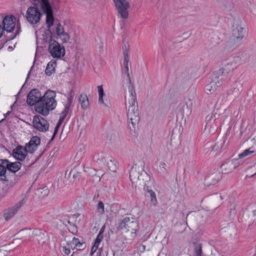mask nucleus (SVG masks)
<instances>
[{
  "label": "nucleus",
  "mask_w": 256,
  "mask_h": 256,
  "mask_svg": "<svg viewBox=\"0 0 256 256\" xmlns=\"http://www.w3.org/2000/svg\"><path fill=\"white\" fill-rule=\"evenodd\" d=\"M0 181L2 184V188L6 191H7L10 188L13 186L15 184L14 182L10 180L6 175L4 176L2 178H0Z\"/></svg>",
  "instance_id": "nucleus-19"
},
{
  "label": "nucleus",
  "mask_w": 256,
  "mask_h": 256,
  "mask_svg": "<svg viewBox=\"0 0 256 256\" xmlns=\"http://www.w3.org/2000/svg\"><path fill=\"white\" fill-rule=\"evenodd\" d=\"M196 256H202V246L200 244L196 246L194 248Z\"/></svg>",
  "instance_id": "nucleus-36"
},
{
  "label": "nucleus",
  "mask_w": 256,
  "mask_h": 256,
  "mask_svg": "<svg viewBox=\"0 0 256 256\" xmlns=\"http://www.w3.org/2000/svg\"><path fill=\"white\" fill-rule=\"evenodd\" d=\"M72 90H71V92L69 93L68 96V102H71L72 103V101L73 100V96L72 94Z\"/></svg>",
  "instance_id": "nucleus-44"
},
{
  "label": "nucleus",
  "mask_w": 256,
  "mask_h": 256,
  "mask_svg": "<svg viewBox=\"0 0 256 256\" xmlns=\"http://www.w3.org/2000/svg\"><path fill=\"white\" fill-rule=\"evenodd\" d=\"M107 166L108 170L112 172H116L118 168L117 162L114 159H110L107 163Z\"/></svg>",
  "instance_id": "nucleus-25"
},
{
  "label": "nucleus",
  "mask_w": 256,
  "mask_h": 256,
  "mask_svg": "<svg viewBox=\"0 0 256 256\" xmlns=\"http://www.w3.org/2000/svg\"><path fill=\"white\" fill-rule=\"evenodd\" d=\"M9 113H10V112H7V113L6 114V115H8V114H9Z\"/></svg>",
  "instance_id": "nucleus-54"
},
{
  "label": "nucleus",
  "mask_w": 256,
  "mask_h": 256,
  "mask_svg": "<svg viewBox=\"0 0 256 256\" xmlns=\"http://www.w3.org/2000/svg\"><path fill=\"white\" fill-rule=\"evenodd\" d=\"M42 16L38 8L35 6H31L28 8L26 13L27 20L34 24L39 22Z\"/></svg>",
  "instance_id": "nucleus-9"
},
{
  "label": "nucleus",
  "mask_w": 256,
  "mask_h": 256,
  "mask_svg": "<svg viewBox=\"0 0 256 256\" xmlns=\"http://www.w3.org/2000/svg\"><path fill=\"white\" fill-rule=\"evenodd\" d=\"M57 132V131L56 130H54V134H53V136H52V138H54V136H55Z\"/></svg>",
  "instance_id": "nucleus-51"
},
{
  "label": "nucleus",
  "mask_w": 256,
  "mask_h": 256,
  "mask_svg": "<svg viewBox=\"0 0 256 256\" xmlns=\"http://www.w3.org/2000/svg\"><path fill=\"white\" fill-rule=\"evenodd\" d=\"M74 252L70 256H73Z\"/></svg>",
  "instance_id": "nucleus-59"
},
{
  "label": "nucleus",
  "mask_w": 256,
  "mask_h": 256,
  "mask_svg": "<svg viewBox=\"0 0 256 256\" xmlns=\"http://www.w3.org/2000/svg\"><path fill=\"white\" fill-rule=\"evenodd\" d=\"M165 165H166V164H164H164H162V167H164Z\"/></svg>",
  "instance_id": "nucleus-53"
},
{
  "label": "nucleus",
  "mask_w": 256,
  "mask_h": 256,
  "mask_svg": "<svg viewBox=\"0 0 256 256\" xmlns=\"http://www.w3.org/2000/svg\"><path fill=\"white\" fill-rule=\"evenodd\" d=\"M94 160L99 164H104L106 158L102 154H98L94 156Z\"/></svg>",
  "instance_id": "nucleus-33"
},
{
  "label": "nucleus",
  "mask_w": 256,
  "mask_h": 256,
  "mask_svg": "<svg viewBox=\"0 0 256 256\" xmlns=\"http://www.w3.org/2000/svg\"><path fill=\"white\" fill-rule=\"evenodd\" d=\"M216 114H210L206 116V127L211 126V123L216 121L217 118Z\"/></svg>",
  "instance_id": "nucleus-27"
},
{
  "label": "nucleus",
  "mask_w": 256,
  "mask_h": 256,
  "mask_svg": "<svg viewBox=\"0 0 256 256\" xmlns=\"http://www.w3.org/2000/svg\"><path fill=\"white\" fill-rule=\"evenodd\" d=\"M98 246L94 244L91 249V254H92L94 252H96L97 249L98 248Z\"/></svg>",
  "instance_id": "nucleus-43"
},
{
  "label": "nucleus",
  "mask_w": 256,
  "mask_h": 256,
  "mask_svg": "<svg viewBox=\"0 0 256 256\" xmlns=\"http://www.w3.org/2000/svg\"><path fill=\"white\" fill-rule=\"evenodd\" d=\"M124 72L127 75V76L130 81V74L128 72V62H129V55L128 52L126 50L124 52Z\"/></svg>",
  "instance_id": "nucleus-21"
},
{
  "label": "nucleus",
  "mask_w": 256,
  "mask_h": 256,
  "mask_svg": "<svg viewBox=\"0 0 256 256\" xmlns=\"http://www.w3.org/2000/svg\"><path fill=\"white\" fill-rule=\"evenodd\" d=\"M70 248L73 249V246L70 242H67L66 246L62 247L61 252L64 256H69L70 254Z\"/></svg>",
  "instance_id": "nucleus-26"
},
{
  "label": "nucleus",
  "mask_w": 256,
  "mask_h": 256,
  "mask_svg": "<svg viewBox=\"0 0 256 256\" xmlns=\"http://www.w3.org/2000/svg\"><path fill=\"white\" fill-rule=\"evenodd\" d=\"M212 178L213 181L212 182V184H214L217 183L220 178V174H216V176H214Z\"/></svg>",
  "instance_id": "nucleus-40"
},
{
  "label": "nucleus",
  "mask_w": 256,
  "mask_h": 256,
  "mask_svg": "<svg viewBox=\"0 0 256 256\" xmlns=\"http://www.w3.org/2000/svg\"><path fill=\"white\" fill-rule=\"evenodd\" d=\"M32 124L34 128L40 131L46 132L48 130V123L41 116H34Z\"/></svg>",
  "instance_id": "nucleus-14"
},
{
  "label": "nucleus",
  "mask_w": 256,
  "mask_h": 256,
  "mask_svg": "<svg viewBox=\"0 0 256 256\" xmlns=\"http://www.w3.org/2000/svg\"><path fill=\"white\" fill-rule=\"evenodd\" d=\"M40 6L44 12L46 14V24L47 27L50 29L53 25L54 18L53 12L48 0H40Z\"/></svg>",
  "instance_id": "nucleus-6"
},
{
  "label": "nucleus",
  "mask_w": 256,
  "mask_h": 256,
  "mask_svg": "<svg viewBox=\"0 0 256 256\" xmlns=\"http://www.w3.org/2000/svg\"><path fill=\"white\" fill-rule=\"evenodd\" d=\"M25 202L26 200H22L14 206L6 209L4 210L3 214L4 220L8 221L13 218Z\"/></svg>",
  "instance_id": "nucleus-12"
},
{
  "label": "nucleus",
  "mask_w": 256,
  "mask_h": 256,
  "mask_svg": "<svg viewBox=\"0 0 256 256\" xmlns=\"http://www.w3.org/2000/svg\"><path fill=\"white\" fill-rule=\"evenodd\" d=\"M137 177L138 178L139 174L135 170H131L130 173V178L132 182L135 180Z\"/></svg>",
  "instance_id": "nucleus-37"
},
{
  "label": "nucleus",
  "mask_w": 256,
  "mask_h": 256,
  "mask_svg": "<svg viewBox=\"0 0 256 256\" xmlns=\"http://www.w3.org/2000/svg\"><path fill=\"white\" fill-rule=\"evenodd\" d=\"M28 152L24 147L18 146L13 150L12 156L17 160L22 161L25 159Z\"/></svg>",
  "instance_id": "nucleus-18"
},
{
  "label": "nucleus",
  "mask_w": 256,
  "mask_h": 256,
  "mask_svg": "<svg viewBox=\"0 0 256 256\" xmlns=\"http://www.w3.org/2000/svg\"><path fill=\"white\" fill-rule=\"evenodd\" d=\"M56 32L57 36L64 32V27L60 24H58L57 25L56 30Z\"/></svg>",
  "instance_id": "nucleus-38"
},
{
  "label": "nucleus",
  "mask_w": 256,
  "mask_h": 256,
  "mask_svg": "<svg viewBox=\"0 0 256 256\" xmlns=\"http://www.w3.org/2000/svg\"><path fill=\"white\" fill-rule=\"evenodd\" d=\"M42 96L40 92L38 89L32 90L28 94L26 103L30 106H37Z\"/></svg>",
  "instance_id": "nucleus-10"
},
{
  "label": "nucleus",
  "mask_w": 256,
  "mask_h": 256,
  "mask_svg": "<svg viewBox=\"0 0 256 256\" xmlns=\"http://www.w3.org/2000/svg\"><path fill=\"white\" fill-rule=\"evenodd\" d=\"M48 50L51 56L54 58H60L65 55L64 46L54 40H50Z\"/></svg>",
  "instance_id": "nucleus-5"
},
{
  "label": "nucleus",
  "mask_w": 256,
  "mask_h": 256,
  "mask_svg": "<svg viewBox=\"0 0 256 256\" xmlns=\"http://www.w3.org/2000/svg\"><path fill=\"white\" fill-rule=\"evenodd\" d=\"M224 80L222 76H214L210 83L205 86L204 89L207 94L214 92L218 87L222 85Z\"/></svg>",
  "instance_id": "nucleus-11"
},
{
  "label": "nucleus",
  "mask_w": 256,
  "mask_h": 256,
  "mask_svg": "<svg viewBox=\"0 0 256 256\" xmlns=\"http://www.w3.org/2000/svg\"><path fill=\"white\" fill-rule=\"evenodd\" d=\"M2 164L6 166V170H8L13 173L18 172L22 166V164L20 162H11L8 160H2Z\"/></svg>",
  "instance_id": "nucleus-16"
},
{
  "label": "nucleus",
  "mask_w": 256,
  "mask_h": 256,
  "mask_svg": "<svg viewBox=\"0 0 256 256\" xmlns=\"http://www.w3.org/2000/svg\"><path fill=\"white\" fill-rule=\"evenodd\" d=\"M69 217V216H64V218H63V220H61L62 222V224L66 226H67L68 225V222H66V220H68V218Z\"/></svg>",
  "instance_id": "nucleus-45"
},
{
  "label": "nucleus",
  "mask_w": 256,
  "mask_h": 256,
  "mask_svg": "<svg viewBox=\"0 0 256 256\" xmlns=\"http://www.w3.org/2000/svg\"><path fill=\"white\" fill-rule=\"evenodd\" d=\"M56 92L53 90H48L42 97L38 106H35L36 112L44 116H46L50 111L52 110L56 106L57 102L55 100Z\"/></svg>",
  "instance_id": "nucleus-2"
},
{
  "label": "nucleus",
  "mask_w": 256,
  "mask_h": 256,
  "mask_svg": "<svg viewBox=\"0 0 256 256\" xmlns=\"http://www.w3.org/2000/svg\"><path fill=\"white\" fill-rule=\"evenodd\" d=\"M145 192H146L150 197V204L153 206H156L158 203L156 195L154 192L152 190H148V187L144 188Z\"/></svg>",
  "instance_id": "nucleus-23"
},
{
  "label": "nucleus",
  "mask_w": 256,
  "mask_h": 256,
  "mask_svg": "<svg viewBox=\"0 0 256 256\" xmlns=\"http://www.w3.org/2000/svg\"><path fill=\"white\" fill-rule=\"evenodd\" d=\"M58 37L61 40L63 43L67 42L70 40L68 34L65 32L58 36Z\"/></svg>",
  "instance_id": "nucleus-32"
},
{
  "label": "nucleus",
  "mask_w": 256,
  "mask_h": 256,
  "mask_svg": "<svg viewBox=\"0 0 256 256\" xmlns=\"http://www.w3.org/2000/svg\"><path fill=\"white\" fill-rule=\"evenodd\" d=\"M3 29L8 32L13 31L16 27V18L14 16H6L2 20Z\"/></svg>",
  "instance_id": "nucleus-15"
},
{
  "label": "nucleus",
  "mask_w": 256,
  "mask_h": 256,
  "mask_svg": "<svg viewBox=\"0 0 256 256\" xmlns=\"http://www.w3.org/2000/svg\"><path fill=\"white\" fill-rule=\"evenodd\" d=\"M240 60V58L238 57L233 58L228 62L225 64L222 68L219 70V74H221L220 76H222L223 80L226 74L232 72L237 68Z\"/></svg>",
  "instance_id": "nucleus-8"
},
{
  "label": "nucleus",
  "mask_w": 256,
  "mask_h": 256,
  "mask_svg": "<svg viewBox=\"0 0 256 256\" xmlns=\"http://www.w3.org/2000/svg\"><path fill=\"white\" fill-rule=\"evenodd\" d=\"M24 234L25 235V238L26 240H29L31 238H36V240L40 243L42 242H44V241H42L43 239L46 237L44 234L39 229H34L33 230H28L24 231Z\"/></svg>",
  "instance_id": "nucleus-13"
},
{
  "label": "nucleus",
  "mask_w": 256,
  "mask_h": 256,
  "mask_svg": "<svg viewBox=\"0 0 256 256\" xmlns=\"http://www.w3.org/2000/svg\"><path fill=\"white\" fill-rule=\"evenodd\" d=\"M104 228H102L100 231L99 232H102V235H103V233H104Z\"/></svg>",
  "instance_id": "nucleus-50"
},
{
  "label": "nucleus",
  "mask_w": 256,
  "mask_h": 256,
  "mask_svg": "<svg viewBox=\"0 0 256 256\" xmlns=\"http://www.w3.org/2000/svg\"><path fill=\"white\" fill-rule=\"evenodd\" d=\"M58 129H56V127L55 128V130H56V131H58Z\"/></svg>",
  "instance_id": "nucleus-58"
},
{
  "label": "nucleus",
  "mask_w": 256,
  "mask_h": 256,
  "mask_svg": "<svg viewBox=\"0 0 256 256\" xmlns=\"http://www.w3.org/2000/svg\"><path fill=\"white\" fill-rule=\"evenodd\" d=\"M138 228V223L134 218L126 217L120 222L118 228L135 234Z\"/></svg>",
  "instance_id": "nucleus-4"
},
{
  "label": "nucleus",
  "mask_w": 256,
  "mask_h": 256,
  "mask_svg": "<svg viewBox=\"0 0 256 256\" xmlns=\"http://www.w3.org/2000/svg\"><path fill=\"white\" fill-rule=\"evenodd\" d=\"M30 72H29L28 73V77H27V78L28 77V76H29V75H30Z\"/></svg>",
  "instance_id": "nucleus-56"
},
{
  "label": "nucleus",
  "mask_w": 256,
  "mask_h": 256,
  "mask_svg": "<svg viewBox=\"0 0 256 256\" xmlns=\"http://www.w3.org/2000/svg\"><path fill=\"white\" fill-rule=\"evenodd\" d=\"M98 212L100 214H103L104 213V203L100 201L96 206Z\"/></svg>",
  "instance_id": "nucleus-34"
},
{
  "label": "nucleus",
  "mask_w": 256,
  "mask_h": 256,
  "mask_svg": "<svg viewBox=\"0 0 256 256\" xmlns=\"http://www.w3.org/2000/svg\"><path fill=\"white\" fill-rule=\"evenodd\" d=\"M98 102L100 104H104L103 100V96H104V92L103 87L102 86H98Z\"/></svg>",
  "instance_id": "nucleus-30"
},
{
  "label": "nucleus",
  "mask_w": 256,
  "mask_h": 256,
  "mask_svg": "<svg viewBox=\"0 0 256 256\" xmlns=\"http://www.w3.org/2000/svg\"><path fill=\"white\" fill-rule=\"evenodd\" d=\"M69 110H70V109L68 108L64 107V110L61 112V116H64V118H65L66 116V115L68 114V112Z\"/></svg>",
  "instance_id": "nucleus-41"
},
{
  "label": "nucleus",
  "mask_w": 256,
  "mask_h": 256,
  "mask_svg": "<svg viewBox=\"0 0 256 256\" xmlns=\"http://www.w3.org/2000/svg\"><path fill=\"white\" fill-rule=\"evenodd\" d=\"M225 166V164L222 165V167H224Z\"/></svg>",
  "instance_id": "nucleus-57"
},
{
  "label": "nucleus",
  "mask_w": 256,
  "mask_h": 256,
  "mask_svg": "<svg viewBox=\"0 0 256 256\" xmlns=\"http://www.w3.org/2000/svg\"><path fill=\"white\" fill-rule=\"evenodd\" d=\"M16 34H19L20 32V24L18 23L16 24Z\"/></svg>",
  "instance_id": "nucleus-46"
},
{
  "label": "nucleus",
  "mask_w": 256,
  "mask_h": 256,
  "mask_svg": "<svg viewBox=\"0 0 256 256\" xmlns=\"http://www.w3.org/2000/svg\"><path fill=\"white\" fill-rule=\"evenodd\" d=\"M64 116H60L58 122L56 126V129H58L60 126L62 124V123L64 122Z\"/></svg>",
  "instance_id": "nucleus-42"
},
{
  "label": "nucleus",
  "mask_w": 256,
  "mask_h": 256,
  "mask_svg": "<svg viewBox=\"0 0 256 256\" xmlns=\"http://www.w3.org/2000/svg\"><path fill=\"white\" fill-rule=\"evenodd\" d=\"M252 213H253V214H254V216H256V210H254L252 211Z\"/></svg>",
  "instance_id": "nucleus-52"
},
{
  "label": "nucleus",
  "mask_w": 256,
  "mask_h": 256,
  "mask_svg": "<svg viewBox=\"0 0 256 256\" xmlns=\"http://www.w3.org/2000/svg\"><path fill=\"white\" fill-rule=\"evenodd\" d=\"M72 104V103L71 102H67L66 104L64 105V107L65 108H68L70 109V106Z\"/></svg>",
  "instance_id": "nucleus-48"
},
{
  "label": "nucleus",
  "mask_w": 256,
  "mask_h": 256,
  "mask_svg": "<svg viewBox=\"0 0 256 256\" xmlns=\"http://www.w3.org/2000/svg\"><path fill=\"white\" fill-rule=\"evenodd\" d=\"M56 64V62L54 61L49 62L45 70L46 74L48 76H50L54 72V68Z\"/></svg>",
  "instance_id": "nucleus-24"
},
{
  "label": "nucleus",
  "mask_w": 256,
  "mask_h": 256,
  "mask_svg": "<svg viewBox=\"0 0 256 256\" xmlns=\"http://www.w3.org/2000/svg\"><path fill=\"white\" fill-rule=\"evenodd\" d=\"M4 30L3 29V26L0 24V38L2 37Z\"/></svg>",
  "instance_id": "nucleus-47"
},
{
  "label": "nucleus",
  "mask_w": 256,
  "mask_h": 256,
  "mask_svg": "<svg viewBox=\"0 0 256 256\" xmlns=\"http://www.w3.org/2000/svg\"><path fill=\"white\" fill-rule=\"evenodd\" d=\"M118 14L123 19L126 20L128 18V8H130L129 2L127 0H113Z\"/></svg>",
  "instance_id": "nucleus-7"
},
{
  "label": "nucleus",
  "mask_w": 256,
  "mask_h": 256,
  "mask_svg": "<svg viewBox=\"0 0 256 256\" xmlns=\"http://www.w3.org/2000/svg\"><path fill=\"white\" fill-rule=\"evenodd\" d=\"M79 101L82 108L86 110L89 106L90 103L86 94H80L79 97Z\"/></svg>",
  "instance_id": "nucleus-22"
},
{
  "label": "nucleus",
  "mask_w": 256,
  "mask_h": 256,
  "mask_svg": "<svg viewBox=\"0 0 256 256\" xmlns=\"http://www.w3.org/2000/svg\"><path fill=\"white\" fill-rule=\"evenodd\" d=\"M73 246V249H75L76 247L80 248L82 246L83 244L81 242L78 238H74L70 242Z\"/></svg>",
  "instance_id": "nucleus-31"
},
{
  "label": "nucleus",
  "mask_w": 256,
  "mask_h": 256,
  "mask_svg": "<svg viewBox=\"0 0 256 256\" xmlns=\"http://www.w3.org/2000/svg\"><path fill=\"white\" fill-rule=\"evenodd\" d=\"M217 3L224 10L229 11L233 8L232 0H216Z\"/></svg>",
  "instance_id": "nucleus-20"
},
{
  "label": "nucleus",
  "mask_w": 256,
  "mask_h": 256,
  "mask_svg": "<svg viewBox=\"0 0 256 256\" xmlns=\"http://www.w3.org/2000/svg\"><path fill=\"white\" fill-rule=\"evenodd\" d=\"M128 90L130 94L127 112L128 126L131 132H135L140 120L139 113L134 88L133 86H129Z\"/></svg>",
  "instance_id": "nucleus-1"
},
{
  "label": "nucleus",
  "mask_w": 256,
  "mask_h": 256,
  "mask_svg": "<svg viewBox=\"0 0 256 256\" xmlns=\"http://www.w3.org/2000/svg\"><path fill=\"white\" fill-rule=\"evenodd\" d=\"M244 32L240 22H238L233 25L232 34L228 44L230 47H236L239 46L244 38Z\"/></svg>",
  "instance_id": "nucleus-3"
},
{
  "label": "nucleus",
  "mask_w": 256,
  "mask_h": 256,
  "mask_svg": "<svg viewBox=\"0 0 256 256\" xmlns=\"http://www.w3.org/2000/svg\"><path fill=\"white\" fill-rule=\"evenodd\" d=\"M9 113H10V112H7V113L6 114V115H8V114H9Z\"/></svg>",
  "instance_id": "nucleus-55"
},
{
  "label": "nucleus",
  "mask_w": 256,
  "mask_h": 256,
  "mask_svg": "<svg viewBox=\"0 0 256 256\" xmlns=\"http://www.w3.org/2000/svg\"><path fill=\"white\" fill-rule=\"evenodd\" d=\"M254 152V150H252L251 148H248V150H244L242 152L239 154L238 156L240 158H242L248 155H250L253 154Z\"/></svg>",
  "instance_id": "nucleus-35"
},
{
  "label": "nucleus",
  "mask_w": 256,
  "mask_h": 256,
  "mask_svg": "<svg viewBox=\"0 0 256 256\" xmlns=\"http://www.w3.org/2000/svg\"><path fill=\"white\" fill-rule=\"evenodd\" d=\"M93 170L92 168H84V171L86 172H90V171H92Z\"/></svg>",
  "instance_id": "nucleus-49"
},
{
  "label": "nucleus",
  "mask_w": 256,
  "mask_h": 256,
  "mask_svg": "<svg viewBox=\"0 0 256 256\" xmlns=\"http://www.w3.org/2000/svg\"><path fill=\"white\" fill-rule=\"evenodd\" d=\"M103 238V235H102V232H98L96 239L95 240V242L94 244H96L99 246L100 242Z\"/></svg>",
  "instance_id": "nucleus-39"
},
{
  "label": "nucleus",
  "mask_w": 256,
  "mask_h": 256,
  "mask_svg": "<svg viewBox=\"0 0 256 256\" xmlns=\"http://www.w3.org/2000/svg\"><path fill=\"white\" fill-rule=\"evenodd\" d=\"M196 97L194 96H190L188 100L186 102V104L188 108L191 110L192 106L195 104Z\"/></svg>",
  "instance_id": "nucleus-29"
},
{
  "label": "nucleus",
  "mask_w": 256,
  "mask_h": 256,
  "mask_svg": "<svg viewBox=\"0 0 256 256\" xmlns=\"http://www.w3.org/2000/svg\"><path fill=\"white\" fill-rule=\"evenodd\" d=\"M40 143V140L38 136H32L30 142L26 144L24 148L28 153L32 154L37 149Z\"/></svg>",
  "instance_id": "nucleus-17"
},
{
  "label": "nucleus",
  "mask_w": 256,
  "mask_h": 256,
  "mask_svg": "<svg viewBox=\"0 0 256 256\" xmlns=\"http://www.w3.org/2000/svg\"><path fill=\"white\" fill-rule=\"evenodd\" d=\"M79 216L80 214H75L69 216L68 220H66L68 224L72 226H74L76 224L77 218Z\"/></svg>",
  "instance_id": "nucleus-28"
}]
</instances>
